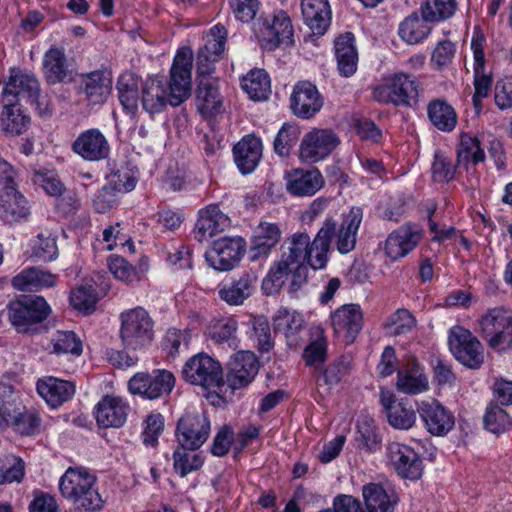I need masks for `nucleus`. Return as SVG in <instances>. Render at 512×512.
Segmentation results:
<instances>
[{
    "mask_svg": "<svg viewBox=\"0 0 512 512\" xmlns=\"http://www.w3.org/2000/svg\"><path fill=\"white\" fill-rule=\"evenodd\" d=\"M362 495L367 512H394L396 498L389 495L380 484L364 485Z\"/></svg>",
    "mask_w": 512,
    "mask_h": 512,
    "instance_id": "46",
    "label": "nucleus"
},
{
    "mask_svg": "<svg viewBox=\"0 0 512 512\" xmlns=\"http://www.w3.org/2000/svg\"><path fill=\"white\" fill-rule=\"evenodd\" d=\"M129 404L120 396L105 395L96 404L94 415L99 427L120 428L128 417Z\"/></svg>",
    "mask_w": 512,
    "mask_h": 512,
    "instance_id": "26",
    "label": "nucleus"
},
{
    "mask_svg": "<svg viewBox=\"0 0 512 512\" xmlns=\"http://www.w3.org/2000/svg\"><path fill=\"white\" fill-rule=\"evenodd\" d=\"M310 343L304 349L303 357L306 365L319 366L327 358V339L324 329L320 326H313L309 330Z\"/></svg>",
    "mask_w": 512,
    "mask_h": 512,
    "instance_id": "47",
    "label": "nucleus"
},
{
    "mask_svg": "<svg viewBox=\"0 0 512 512\" xmlns=\"http://www.w3.org/2000/svg\"><path fill=\"white\" fill-rule=\"evenodd\" d=\"M431 24L433 23L426 20L421 14L413 12L400 23L398 34L407 44H418L431 33Z\"/></svg>",
    "mask_w": 512,
    "mask_h": 512,
    "instance_id": "44",
    "label": "nucleus"
},
{
    "mask_svg": "<svg viewBox=\"0 0 512 512\" xmlns=\"http://www.w3.org/2000/svg\"><path fill=\"white\" fill-rule=\"evenodd\" d=\"M323 104L322 95L310 81H299L294 85L290 108L296 117L310 119L321 110Z\"/></svg>",
    "mask_w": 512,
    "mask_h": 512,
    "instance_id": "19",
    "label": "nucleus"
},
{
    "mask_svg": "<svg viewBox=\"0 0 512 512\" xmlns=\"http://www.w3.org/2000/svg\"><path fill=\"white\" fill-rule=\"evenodd\" d=\"M484 424L492 433H502L512 424L510 416L498 405H490L484 416Z\"/></svg>",
    "mask_w": 512,
    "mask_h": 512,
    "instance_id": "58",
    "label": "nucleus"
},
{
    "mask_svg": "<svg viewBox=\"0 0 512 512\" xmlns=\"http://www.w3.org/2000/svg\"><path fill=\"white\" fill-rule=\"evenodd\" d=\"M301 10L304 21L313 35H324L331 23L328 0H302Z\"/></svg>",
    "mask_w": 512,
    "mask_h": 512,
    "instance_id": "35",
    "label": "nucleus"
},
{
    "mask_svg": "<svg viewBox=\"0 0 512 512\" xmlns=\"http://www.w3.org/2000/svg\"><path fill=\"white\" fill-rule=\"evenodd\" d=\"M290 274H292L291 288L295 291L299 289L304 282H296V268L280 257V259L271 266L262 281L263 293L265 295L278 293Z\"/></svg>",
    "mask_w": 512,
    "mask_h": 512,
    "instance_id": "39",
    "label": "nucleus"
},
{
    "mask_svg": "<svg viewBox=\"0 0 512 512\" xmlns=\"http://www.w3.org/2000/svg\"><path fill=\"white\" fill-rule=\"evenodd\" d=\"M486 159L485 151L481 146V141L477 136L470 133H463L460 136V143L457 149V164L460 167L468 169V165L473 166L484 162Z\"/></svg>",
    "mask_w": 512,
    "mask_h": 512,
    "instance_id": "45",
    "label": "nucleus"
},
{
    "mask_svg": "<svg viewBox=\"0 0 512 512\" xmlns=\"http://www.w3.org/2000/svg\"><path fill=\"white\" fill-rule=\"evenodd\" d=\"M111 74L104 70H95L80 76L78 91L84 95L88 106L103 105L112 91Z\"/></svg>",
    "mask_w": 512,
    "mask_h": 512,
    "instance_id": "22",
    "label": "nucleus"
},
{
    "mask_svg": "<svg viewBox=\"0 0 512 512\" xmlns=\"http://www.w3.org/2000/svg\"><path fill=\"white\" fill-rule=\"evenodd\" d=\"M335 56L341 75L349 77L356 72L358 53L355 47V38L351 32H346L335 40Z\"/></svg>",
    "mask_w": 512,
    "mask_h": 512,
    "instance_id": "41",
    "label": "nucleus"
},
{
    "mask_svg": "<svg viewBox=\"0 0 512 512\" xmlns=\"http://www.w3.org/2000/svg\"><path fill=\"white\" fill-rule=\"evenodd\" d=\"M418 413L432 435L443 436L454 427V416L436 400L422 401Z\"/></svg>",
    "mask_w": 512,
    "mask_h": 512,
    "instance_id": "29",
    "label": "nucleus"
},
{
    "mask_svg": "<svg viewBox=\"0 0 512 512\" xmlns=\"http://www.w3.org/2000/svg\"><path fill=\"white\" fill-rule=\"evenodd\" d=\"M242 88L253 100H265L271 92L268 73L264 69L251 70L242 79Z\"/></svg>",
    "mask_w": 512,
    "mask_h": 512,
    "instance_id": "51",
    "label": "nucleus"
},
{
    "mask_svg": "<svg viewBox=\"0 0 512 512\" xmlns=\"http://www.w3.org/2000/svg\"><path fill=\"white\" fill-rule=\"evenodd\" d=\"M45 75L51 83L61 82L67 76L65 54L58 48L49 49L43 60Z\"/></svg>",
    "mask_w": 512,
    "mask_h": 512,
    "instance_id": "53",
    "label": "nucleus"
},
{
    "mask_svg": "<svg viewBox=\"0 0 512 512\" xmlns=\"http://www.w3.org/2000/svg\"><path fill=\"white\" fill-rule=\"evenodd\" d=\"M96 478L83 467H69L59 481L62 496L75 505L77 512H95L102 499L95 488Z\"/></svg>",
    "mask_w": 512,
    "mask_h": 512,
    "instance_id": "3",
    "label": "nucleus"
},
{
    "mask_svg": "<svg viewBox=\"0 0 512 512\" xmlns=\"http://www.w3.org/2000/svg\"><path fill=\"white\" fill-rule=\"evenodd\" d=\"M38 240L33 246V255L40 261L49 262L53 261L58 256L57 237L49 234L38 235Z\"/></svg>",
    "mask_w": 512,
    "mask_h": 512,
    "instance_id": "60",
    "label": "nucleus"
},
{
    "mask_svg": "<svg viewBox=\"0 0 512 512\" xmlns=\"http://www.w3.org/2000/svg\"><path fill=\"white\" fill-rule=\"evenodd\" d=\"M458 10L457 0H422L419 12L433 24L452 18Z\"/></svg>",
    "mask_w": 512,
    "mask_h": 512,
    "instance_id": "49",
    "label": "nucleus"
},
{
    "mask_svg": "<svg viewBox=\"0 0 512 512\" xmlns=\"http://www.w3.org/2000/svg\"><path fill=\"white\" fill-rule=\"evenodd\" d=\"M189 449H183L180 445L173 453V466L180 477H185L189 473L200 469L204 463L200 454L188 452Z\"/></svg>",
    "mask_w": 512,
    "mask_h": 512,
    "instance_id": "55",
    "label": "nucleus"
},
{
    "mask_svg": "<svg viewBox=\"0 0 512 512\" xmlns=\"http://www.w3.org/2000/svg\"><path fill=\"white\" fill-rule=\"evenodd\" d=\"M380 403L385 411L388 423L393 428L409 430L415 425L416 411L407 400H397L394 393L381 390Z\"/></svg>",
    "mask_w": 512,
    "mask_h": 512,
    "instance_id": "23",
    "label": "nucleus"
},
{
    "mask_svg": "<svg viewBox=\"0 0 512 512\" xmlns=\"http://www.w3.org/2000/svg\"><path fill=\"white\" fill-rule=\"evenodd\" d=\"M31 117L17 103L5 102L0 113V130L5 136H20L28 131Z\"/></svg>",
    "mask_w": 512,
    "mask_h": 512,
    "instance_id": "37",
    "label": "nucleus"
},
{
    "mask_svg": "<svg viewBox=\"0 0 512 512\" xmlns=\"http://www.w3.org/2000/svg\"><path fill=\"white\" fill-rule=\"evenodd\" d=\"M485 44L486 37L484 33L480 28H475L471 39V49L474 58V94L472 103L477 115L481 113L483 108L482 101L489 96L492 87V77L485 72Z\"/></svg>",
    "mask_w": 512,
    "mask_h": 512,
    "instance_id": "10",
    "label": "nucleus"
},
{
    "mask_svg": "<svg viewBox=\"0 0 512 512\" xmlns=\"http://www.w3.org/2000/svg\"><path fill=\"white\" fill-rule=\"evenodd\" d=\"M246 243L242 237H223L213 242L212 248L206 253V261L217 271H230L245 252Z\"/></svg>",
    "mask_w": 512,
    "mask_h": 512,
    "instance_id": "13",
    "label": "nucleus"
},
{
    "mask_svg": "<svg viewBox=\"0 0 512 512\" xmlns=\"http://www.w3.org/2000/svg\"><path fill=\"white\" fill-rule=\"evenodd\" d=\"M387 457L396 472L411 480H416L422 475V460L409 446L399 442H390L386 448Z\"/></svg>",
    "mask_w": 512,
    "mask_h": 512,
    "instance_id": "24",
    "label": "nucleus"
},
{
    "mask_svg": "<svg viewBox=\"0 0 512 512\" xmlns=\"http://www.w3.org/2000/svg\"><path fill=\"white\" fill-rule=\"evenodd\" d=\"M423 236L424 231L418 224L407 222L389 234L385 254L392 260L403 258L418 246Z\"/></svg>",
    "mask_w": 512,
    "mask_h": 512,
    "instance_id": "18",
    "label": "nucleus"
},
{
    "mask_svg": "<svg viewBox=\"0 0 512 512\" xmlns=\"http://www.w3.org/2000/svg\"><path fill=\"white\" fill-rule=\"evenodd\" d=\"M51 352L59 354H72L79 356L82 354V342L73 331H56L51 337Z\"/></svg>",
    "mask_w": 512,
    "mask_h": 512,
    "instance_id": "54",
    "label": "nucleus"
},
{
    "mask_svg": "<svg viewBox=\"0 0 512 512\" xmlns=\"http://www.w3.org/2000/svg\"><path fill=\"white\" fill-rule=\"evenodd\" d=\"M456 53V45L450 40H441L437 43L431 54V64L437 70L449 66Z\"/></svg>",
    "mask_w": 512,
    "mask_h": 512,
    "instance_id": "62",
    "label": "nucleus"
},
{
    "mask_svg": "<svg viewBox=\"0 0 512 512\" xmlns=\"http://www.w3.org/2000/svg\"><path fill=\"white\" fill-rule=\"evenodd\" d=\"M335 227L336 221L327 218L313 241L306 232H296L284 240L281 258L296 268V282H306L307 265L314 270L327 265Z\"/></svg>",
    "mask_w": 512,
    "mask_h": 512,
    "instance_id": "2",
    "label": "nucleus"
},
{
    "mask_svg": "<svg viewBox=\"0 0 512 512\" xmlns=\"http://www.w3.org/2000/svg\"><path fill=\"white\" fill-rule=\"evenodd\" d=\"M258 39L263 49L273 51L280 45H289L293 38V25L283 10L274 11L262 17L258 23Z\"/></svg>",
    "mask_w": 512,
    "mask_h": 512,
    "instance_id": "9",
    "label": "nucleus"
},
{
    "mask_svg": "<svg viewBox=\"0 0 512 512\" xmlns=\"http://www.w3.org/2000/svg\"><path fill=\"white\" fill-rule=\"evenodd\" d=\"M72 151L85 161H101L108 158L110 145L104 134L97 128L81 132L71 145Z\"/></svg>",
    "mask_w": 512,
    "mask_h": 512,
    "instance_id": "21",
    "label": "nucleus"
},
{
    "mask_svg": "<svg viewBox=\"0 0 512 512\" xmlns=\"http://www.w3.org/2000/svg\"><path fill=\"white\" fill-rule=\"evenodd\" d=\"M423 91L421 81L414 75L396 72L385 76L373 89V98L383 104L414 107Z\"/></svg>",
    "mask_w": 512,
    "mask_h": 512,
    "instance_id": "4",
    "label": "nucleus"
},
{
    "mask_svg": "<svg viewBox=\"0 0 512 512\" xmlns=\"http://www.w3.org/2000/svg\"><path fill=\"white\" fill-rule=\"evenodd\" d=\"M137 184V177L128 167L115 170L109 177L108 185L116 192L127 193L132 191Z\"/></svg>",
    "mask_w": 512,
    "mask_h": 512,
    "instance_id": "61",
    "label": "nucleus"
},
{
    "mask_svg": "<svg viewBox=\"0 0 512 512\" xmlns=\"http://www.w3.org/2000/svg\"><path fill=\"white\" fill-rule=\"evenodd\" d=\"M42 419L37 410L27 408L22 403H6L5 425L22 436H35L41 431Z\"/></svg>",
    "mask_w": 512,
    "mask_h": 512,
    "instance_id": "25",
    "label": "nucleus"
},
{
    "mask_svg": "<svg viewBox=\"0 0 512 512\" xmlns=\"http://www.w3.org/2000/svg\"><path fill=\"white\" fill-rule=\"evenodd\" d=\"M396 388L399 392L417 395L429 389L427 376L415 358H409L397 373Z\"/></svg>",
    "mask_w": 512,
    "mask_h": 512,
    "instance_id": "33",
    "label": "nucleus"
},
{
    "mask_svg": "<svg viewBox=\"0 0 512 512\" xmlns=\"http://www.w3.org/2000/svg\"><path fill=\"white\" fill-rule=\"evenodd\" d=\"M210 431V420L205 412L186 413L178 421L176 437L183 449L195 451L207 441Z\"/></svg>",
    "mask_w": 512,
    "mask_h": 512,
    "instance_id": "11",
    "label": "nucleus"
},
{
    "mask_svg": "<svg viewBox=\"0 0 512 512\" xmlns=\"http://www.w3.org/2000/svg\"><path fill=\"white\" fill-rule=\"evenodd\" d=\"M197 79L195 103L198 112L204 117L221 113L223 98L219 92L218 79L206 74H197Z\"/></svg>",
    "mask_w": 512,
    "mask_h": 512,
    "instance_id": "27",
    "label": "nucleus"
},
{
    "mask_svg": "<svg viewBox=\"0 0 512 512\" xmlns=\"http://www.w3.org/2000/svg\"><path fill=\"white\" fill-rule=\"evenodd\" d=\"M259 367V360L253 352L239 351L227 363L225 383L233 390L245 388L253 382Z\"/></svg>",
    "mask_w": 512,
    "mask_h": 512,
    "instance_id": "17",
    "label": "nucleus"
},
{
    "mask_svg": "<svg viewBox=\"0 0 512 512\" xmlns=\"http://www.w3.org/2000/svg\"><path fill=\"white\" fill-rule=\"evenodd\" d=\"M228 4L234 17L245 23L255 18L260 7L259 0H228Z\"/></svg>",
    "mask_w": 512,
    "mask_h": 512,
    "instance_id": "64",
    "label": "nucleus"
},
{
    "mask_svg": "<svg viewBox=\"0 0 512 512\" xmlns=\"http://www.w3.org/2000/svg\"><path fill=\"white\" fill-rule=\"evenodd\" d=\"M299 136L300 130L296 125L285 123L275 137L273 143L275 153L281 157L289 156Z\"/></svg>",
    "mask_w": 512,
    "mask_h": 512,
    "instance_id": "56",
    "label": "nucleus"
},
{
    "mask_svg": "<svg viewBox=\"0 0 512 512\" xmlns=\"http://www.w3.org/2000/svg\"><path fill=\"white\" fill-rule=\"evenodd\" d=\"M237 329L238 323L236 319L227 317L215 321L209 327V335L217 343L234 341Z\"/></svg>",
    "mask_w": 512,
    "mask_h": 512,
    "instance_id": "59",
    "label": "nucleus"
},
{
    "mask_svg": "<svg viewBox=\"0 0 512 512\" xmlns=\"http://www.w3.org/2000/svg\"><path fill=\"white\" fill-rule=\"evenodd\" d=\"M257 284L258 274L245 270L221 282L217 287L218 297L229 306H240L255 293Z\"/></svg>",
    "mask_w": 512,
    "mask_h": 512,
    "instance_id": "14",
    "label": "nucleus"
},
{
    "mask_svg": "<svg viewBox=\"0 0 512 512\" xmlns=\"http://www.w3.org/2000/svg\"><path fill=\"white\" fill-rule=\"evenodd\" d=\"M226 40L227 30L223 25L217 24L210 29L204 46L199 49L197 54V74H213L214 64L221 58Z\"/></svg>",
    "mask_w": 512,
    "mask_h": 512,
    "instance_id": "20",
    "label": "nucleus"
},
{
    "mask_svg": "<svg viewBox=\"0 0 512 512\" xmlns=\"http://www.w3.org/2000/svg\"><path fill=\"white\" fill-rule=\"evenodd\" d=\"M339 142L338 136L331 129H312L301 141L299 158L303 162H318L331 154Z\"/></svg>",
    "mask_w": 512,
    "mask_h": 512,
    "instance_id": "15",
    "label": "nucleus"
},
{
    "mask_svg": "<svg viewBox=\"0 0 512 512\" xmlns=\"http://www.w3.org/2000/svg\"><path fill=\"white\" fill-rule=\"evenodd\" d=\"M29 214L27 201L16 187H8L0 192V215L7 223L18 222Z\"/></svg>",
    "mask_w": 512,
    "mask_h": 512,
    "instance_id": "42",
    "label": "nucleus"
},
{
    "mask_svg": "<svg viewBox=\"0 0 512 512\" xmlns=\"http://www.w3.org/2000/svg\"><path fill=\"white\" fill-rule=\"evenodd\" d=\"M286 189L298 197H310L316 194L325 184L318 168H295L285 174Z\"/></svg>",
    "mask_w": 512,
    "mask_h": 512,
    "instance_id": "28",
    "label": "nucleus"
},
{
    "mask_svg": "<svg viewBox=\"0 0 512 512\" xmlns=\"http://www.w3.org/2000/svg\"><path fill=\"white\" fill-rule=\"evenodd\" d=\"M362 217V209L353 207L343 219L337 233H334L335 245L341 254H347L355 248Z\"/></svg>",
    "mask_w": 512,
    "mask_h": 512,
    "instance_id": "38",
    "label": "nucleus"
},
{
    "mask_svg": "<svg viewBox=\"0 0 512 512\" xmlns=\"http://www.w3.org/2000/svg\"><path fill=\"white\" fill-rule=\"evenodd\" d=\"M57 276L40 267H28L20 271L11 280L18 291H39L56 285Z\"/></svg>",
    "mask_w": 512,
    "mask_h": 512,
    "instance_id": "36",
    "label": "nucleus"
},
{
    "mask_svg": "<svg viewBox=\"0 0 512 512\" xmlns=\"http://www.w3.org/2000/svg\"><path fill=\"white\" fill-rule=\"evenodd\" d=\"M36 390L47 405L58 408L72 399L75 394V385L71 381L48 376L37 381Z\"/></svg>",
    "mask_w": 512,
    "mask_h": 512,
    "instance_id": "32",
    "label": "nucleus"
},
{
    "mask_svg": "<svg viewBox=\"0 0 512 512\" xmlns=\"http://www.w3.org/2000/svg\"><path fill=\"white\" fill-rule=\"evenodd\" d=\"M281 237V231L276 224L261 222L255 229L251 243V258L258 259L267 256L271 249L277 245Z\"/></svg>",
    "mask_w": 512,
    "mask_h": 512,
    "instance_id": "43",
    "label": "nucleus"
},
{
    "mask_svg": "<svg viewBox=\"0 0 512 512\" xmlns=\"http://www.w3.org/2000/svg\"><path fill=\"white\" fill-rule=\"evenodd\" d=\"M40 92L39 81L33 74L23 72L19 68H12L8 81L3 87L2 96L5 102L11 101L19 104L24 100L35 105L41 117H49L52 114V109Z\"/></svg>",
    "mask_w": 512,
    "mask_h": 512,
    "instance_id": "5",
    "label": "nucleus"
},
{
    "mask_svg": "<svg viewBox=\"0 0 512 512\" xmlns=\"http://www.w3.org/2000/svg\"><path fill=\"white\" fill-rule=\"evenodd\" d=\"M230 225V220L216 204H210L199 211V217L194 228V238L203 242L224 231Z\"/></svg>",
    "mask_w": 512,
    "mask_h": 512,
    "instance_id": "31",
    "label": "nucleus"
},
{
    "mask_svg": "<svg viewBox=\"0 0 512 512\" xmlns=\"http://www.w3.org/2000/svg\"><path fill=\"white\" fill-rule=\"evenodd\" d=\"M512 319V312L503 308L495 307L487 311L479 320V330L483 338L488 342Z\"/></svg>",
    "mask_w": 512,
    "mask_h": 512,
    "instance_id": "50",
    "label": "nucleus"
},
{
    "mask_svg": "<svg viewBox=\"0 0 512 512\" xmlns=\"http://www.w3.org/2000/svg\"><path fill=\"white\" fill-rule=\"evenodd\" d=\"M98 301L95 289L91 286H79L72 290L70 303L76 310L89 314L95 310Z\"/></svg>",
    "mask_w": 512,
    "mask_h": 512,
    "instance_id": "57",
    "label": "nucleus"
},
{
    "mask_svg": "<svg viewBox=\"0 0 512 512\" xmlns=\"http://www.w3.org/2000/svg\"><path fill=\"white\" fill-rule=\"evenodd\" d=\"M449 346L455 358L468 368L477 369L484 362L482 344L467 329L459 326L452 328Z\"/></svg>",
    "mask_w": 512,
    "mask_h": 512,
    "instance_id": "12",
    "label": "nucleus"
},
{
    "mask_svg": "<svg viewBox=\"0 0 512 512\" xmlns=\"http://www.w3.org/2000/svg\"><path fill=\"white\" fill-rule=\"evenodd\" d=\"M175 385L174 375L167 370H157L154 375L137 373L128 382L129 391L147 399L169 394Z\"/></svg>",
    "mask_w": 512,
    "mask_h": 512,
    "instance_id": "16",
    "label": "nucleus"
},
{
    "mask_svg": "<svg viewBox=\"0 0 512 512\" xmlns=\"http://www.w3.org/2000/svg\"><path fill=\"white\" fill-rule=\"evenodd\" d=\"M303 324L304 320L301 314L285 308L279 309L274 317L275 330L284 334L287 345L293 349L299 347L303 342L300 335Z\"/></svg>",
    "mask_w": 512,
    "mask_h": 512,
    "instance_id": "40",
    "label": "nucleus"
},
{
    "mask_svg": "<svg viewBox=\"0 0 512 512\" xmlns=\"http://www.w3.org/2000/svg\"><path fill=\"white\" fill-rule=\"evenodd\" d=\"M234 161L242 174L255 170L262 157V142L252 135L243 137L233 148Z\"/></svg>",
    "mask_w": 512,
    "mask_h": 512,
    "instance_id": "34",
    "label": "nucleus"
},
{
    "mask_svg": "<svg viewBox=\"0 0 512 512\" xmlns=\"http://www.w3.org/2000/svg\"><path fill=\"white\" fill-rule=\"evenodd\" d=\"M193 53L188 47L180 48L170 69L169 81L159 77L148 78L142 86L141 103L149 114L162 112L167 105H181L191 95Z\"/></svg>",
    "mask_w": 512,
    "mask_h": 512,
    "instance_id": "1",
    "label": "nucleus"
},
{
    "mask_svg": "<svg viewBox=\"0 0 512 512\" xmlns=\"http://www.w3.org/2000/svg\"><path fill=\"white\" fill-rule=\"evenodd\" d=\"M355 442L358 449L367 452H374L379 449L381 437L374 419L364 416L358 420Z\"/></svg>",
    "mask_w": 512,
    "mask_h": 512,
    "instance_id": "52",
    "label": "nucleus"
},
{
    "mask_svg": "<svg viewBox=\"0 0 512 512\" xmlns=\"http://www.w3.org/2000/svg\"><path fill=\"white\" fill-rule=\"evenodd\" d=\"M182 378L189 384L209 392H217L225 385L222 365L206 353L190 357L182 368Z\"/></svg>",
    "mask_w": 512,
    "mask_h": 512,
    "instance_id": "7",
    "label": "nucleus"
},
{
    "mask_svg": "<svg viewBox=\"0 0 512 512\" xmlns=\"http://www.w3.org/2000/svg\"><path fill=\"white\" fill-rule=\"evenodd\" d=\"M331 323L336 334L352 343L363 327L362 309L358 304L342 305L331 314Z\"/></svg>",
    "mask_w": 512,
    "mask_h": 512,
    "instance_id": "30",
    "label": "nucleus"
},
{
    "mask_svg": "<svg viewBox=\"0 0 512 512\" xmlns=\"http://www.w3.org/2000/svg\"><path fill=\"white\" fill-rule=\"evenodd\" d=\"M120 338L125 349L141 351L154 339V322L142 307H135L120 314Z\"/></svg>",
    "mask_w": 512,
    "mask_h": 512,
    "instance_id": "6",
    "label": "nucleus"
},
{
    "mask_svg": "<svg viewBox=\"0 0 512 512\" xmlns=\"http://www.w3.org/2000/svg\"><path fill=\"white\" fill-rule=\"evenodd\" d=\"M427 113L432 124L441 131L450 132L457 124L456 112L445 100L431 101L427 107Z\"/></svg>",
    "mask_w": 512,
    "mask_h": 512,
    "instance_id": "48",
    "label": "nucleus"
},
{
    "mask_svg": "<svg viewBox=\"0 0 512 512\" xmlns=\"http://www.w3.org/2000/svg\"><path fill=\"white\" fill-rule=\"evenodd\" d=\"M8 318L18 333H28L33 326L45 321L51 308L44 297L22 295L11 301L8 306Z\"/></svg>",
    "mask_w": 512,
    "mask_h": 512,
    "instance_id": "8",
    "label": "nucleus"
},
{
    "mask_svg": "<svg viewBox=\"0 0 512 512\" xmlns=\"http://www.w3.org/2000/svg\"><path fill=\"white\" fill-rule=\"evenodd\" d=\"M349 370V362L345 359H339L337 361L332 362L327 366V368L322 372V374L317 379L318 387L322 386V384L327 386H333L338 384L343 377L348 373Z\"/></svg>",
    "mask_w": 512,
    "mask_h": 512,
    "instance_id": "63",
    "label": "nucleus"
}]
</instances>
